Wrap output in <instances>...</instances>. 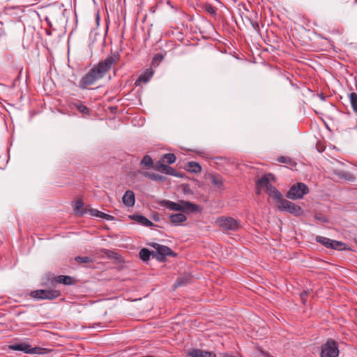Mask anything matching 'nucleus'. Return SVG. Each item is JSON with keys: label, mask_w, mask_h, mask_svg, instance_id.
I'll return each mask as SVG.
<instances>
[{"label": "nucleus", "mask_w": 357, "mask_h": 357, "mask_svg": "<svg viewBox=\"0 0 357 357\" xmlns=\"http://www.w3.org/2000/svg\"><path fill=\"white\" fill-rule=\"evenodd\" d=\"M321 98H322L323 100H324V97L323 96V94L321 95Z\"/></svg>", "instance_id": "ea45409f"}, {"label": "nucleus", "mask_w": 357, "mask_h": 357, "mask_svg": "<svg viewBox=\"0 0 357 357\" xmlns=\"http://www.w3.org/2000/svg\"><path fill=\"white\" fill-rule=\"evenodd\" d=\"M187 169L190 172L199 173L202 171V167L197 162L191 161L188 162Z\"/></svg>", "instance_id": "4be33fe9"}, {"label": "nucleus", "mask_w": 357, "mask_h": 357, "mask_svg": "<svg viewBox=\"0 0 357 357\" xmlns=\"http://www.w3.org/2000/svg\"><path fill=\"white\" fill-rule=\"evenodd\" d=\"M335 174L340 178H342V179H344L348 181H354L355 180V176L352 174L347 172L340 170V171H337L335 172Z\"/></svg>", "instance_id": "412c9836"}, {"label": "nucleus", "mask_w": 357, "mask_h": 357, "mask_svg": "<svg viewBox=\"0 0 357 357\" xmlns=\"http://www.w3.org/2000/svg\"><path fill=\"white\" fill-rule=\"evenodd\" d=\"M275 205L279 211L288 212L295 216H300L303 213L301 206L285 199H282L279 203H275Z\"/></svg>", "instance_id": "39448f33"}, {"label": "nucleus", "mask_w": 357, "mask_h": 357, "mask_svg": "<svg viewBox=\"0 0 357 357\" xmlns=\"http://www.w3.org/2000/svg\"><path fill=\"white\" fill-rule=\"evenodd\" d=\"M74 106L82 114L89 115L90 114V109L81 103H75Z\"/></svg>", "instance_id": "c85d7f7f"}, {"label": "nucleus", "mask_w": 357, "mask_h": 357, "mask_svg": "<svg viewBox=\"0 0 357 357\" xmlns=\"http://www.w3.org/2000/svg\"><path fill=\"white\" fill-rule=\"evenodd\" d=\"M338 355V346L335 340L329 339L321 346V357H337Z\"/></svg>", "instance_id": "6e6552de"}, {"label": "nucleus", "mask_w": 357, "mask_h": 357, "mask_svg": "<svg viewBox=\"0 0 357 357\" xmlns=\"http://www.w3.org/2000/svg\"><path fill=\"white\" fill-rule=\"evenodd\" d=\"M153 251L151 252L147 248H142L139 251V257L143 261H148L150 259L151 255H152Z\"/></svg>", "instance_id": "b1692460"}, {"label": "nucleus", "mask_w": 357, "mask_h": 357, "mask_svg": "<svg viewBox=\"0 0 357 357\" xmlns=\"http://www.w3.org/2000/svg\"><path fill=\"white\" fill-rule=\"evenodd\" d=\"M269 175H264L257 182V187L258 188L257 193L259 194L261 188H265L266 193L275 200L276 203H279L282 200V195L281 192L273 185L270 183Z\"/></svg>", "instance_id": "f03ea898"}, {"label": "nucleus", "mask_w": 357, "mask_h": 357, "mask_svg": "<svg viewBox=\"0 0 357 357\" xmlns=\"http://www.w3.org/2000/svg\"><path fill=\"white\" fill-rule=\"evenodd\" d=\"M140 164H141V165H143L144 167H145L146 169H149L151 167H153V168L154 167L153 160L151 158V156L149 155H146L143 157V158L142 159V160L140 162Z\"/></svg>", "instance_id": "5701e85b"}, {"label": "nucleus", "mask_w": 357, "mask_h": 357, "mask_svg": "<svg viewBox=\"0 0 357 357\" xmlns=\"http://www.w3.org/2000/svg\"><path fill=\"white\" fill-rule=\"evenodd\" d=\"M215 224L223 231H236L240 228V222L231 217H219Z\"/></svg>", "instance_id": "20e7f679"}, {"label": "nucleus", "mask_w": 357, "mask_h": 357, "mask_svg": "<svg viewBox=\"0 0 357 357\" xmlns=\"http://www.w3.org/2000/svg\"><path fill=\"white\" fill-rule=\"evenodd\" d=\"M56 282L66 285H71L74 284L75 280L68 275H59L55 278Z\"/></svg>", "instance_id": "aec40b11"}, {"label": "nucleus", "mask_w": 357, "mask_h": 357, "mask_svg": "<svg viewBox=\"0 0 357 357\" xmlns=\"http://www.w3.org/2000/svg\"><path fill=\"white\" fill-rule=\"evenodd\" d=\"M20 306H17L14 310L16 311V312L20 313L22 312V311L19 309Z\"/></svg>", "instance_id": "4c0bfd02"}, {"label": "nucleus", "mask_w": 357, "mask_h": 357, "mask_svg": "<svg viewBox=\"0 0 357 357\" xmlns=\"http://www.w3.org/2000/svg\"><path fill=\"white\" fill-rule=\"evenodd\" d=\"M278 161L281 163H285V164L289 165L292 167H295L296 165V162L294 160H292L291 158L287 157V156L279 157L278 158Z\"/></svg>", "instance_id": "cd10ccee"}, {"label": "nucleus", "mask_w": 357, "mask_h": 357, "mask_svg": "<svg viewBox=\"0 0 357 357\" xmlns=\"http://www.w3.org/2000/svg\"><path fill=\"white\" fill-rule=\"evenodd\" d=\"M349 99L353 110L357 112V94L355 92L350 93Z\"/></svg>", "instance_id": "393cba45"}, {"label": "nucleus", "mask_w": 357, "mask_h": 357, "mask_svg": "<svg viewBox=\"0 0 357 357\" xmlns=\"http://www.w3.org/2000/svg\"><path fill=\"white\" fill-rule=\"evenodd\" d=\"M9 350L23 351L25 354H41L40 351L43 349L38 347H31V346L26 342H20L11 344L8 346Z\"/></svg>", "instance_id": "0eeeda50"}, {"label": "nucleus", "mask_w": 357, "mask_h": 357, "mask_svg": "<svg viewBox=\"0 0 357 357\" xmlns=\"http://www.w3.org/2000/svg\"><path fill=\"white\" fill-rule=\"evenodd\" d=\"M170 222L174 225H179L187 220L186 216L183 213L172 214L169 216Z\"/></svg>", "instance_id": "f3484780"}, {"label": "nucleus", "mask_w": 357, "mask_h": 357, "mask_svg": "<svg viewBox=\"0 0 357 357\" xmlns=\"http://www.w3.org/2000/svg\"><path fill=\"white\" fill-rule=\"evenodd\" d=\"M149 245L155 250V251H153V253H152V256L159 261H165L166 257H176L177 255V254L172 251L168 246L157 243H151Z\"/></svg>", "instance_id": "7ed1b4c3"}, {"label": "nucleus", "mask_w": 357, "mask_h": 357, "mask_svg": "<svg viewBox=\"0 0 357 357\" xmlns=\"http://www.w3.org/2000/svg\"><path fill=\"white\" fill-rule=\"evenodd\" d=\"M309 192L308 187L303 183L293 185L287 192L286 197L291 199H301Z\"/></svg>", "instance_id": "423d86ee"}, {"label": "nucleus", "mask_w": 357, "mask_h": 357, "mask_svg": "<svg viewBox=\"0 0 357 357\" xmlns=\"http://www.w3.org/2000/svg\"><path fill=\"white\" fill-rule=\"evenodd\" d=\"M176 158L174 153H166L159 161H162V163L167 162L168 164H172L176 161Z\"/></svg>", "instance_id": "a878e982"}, {"label": "nucleus", "mask_w": 357, "mask_h": 357, "mask_svg": "<svg viewBox=\"0 0 357 357\" xmlns=\"http://www.w3.org/2000/svg\"><path fill=\"white\" fill-rule=\"evenodd\" d=\"M84 206V203L82 200L79 199V200H77L75 202V205H74V212L75 214L77 215H83L84 214V211L82 210V208Z\"/></svg>", "instance_id": "bb28decb"}, {"label": "nucleus", "mask_w": 357, "mask_h": 357, "mask_svg": "<svg viewBox=\"0 0 357 357\" xmlns=\"http://www.w3.org/2000/svg\"><path fill=\"white\" fill-rule=\"evenodd\" d=\"M119 54L115 52L94 65L87 73L80 79L79 87L84 90L89 86L94 84L97 81L103 78L112 69V66L119 62Z\"/></svg>", "instance_id": "f257e3e1"}, {"label": "nucleus", "mask_w": 357, "mask_h": 357, "mask_svg": "<svg viewBox=\"0 0 357 357\" xmlns=\"http://www.w3.org/2000/svg\"><path fill=\"white\" fill-rule=\"evenodd\" d=\"M310 292L308 291H303L300 294V298L303 305H305L307 301V298L309 295Z\"/></svg>", "instance_id": "473e14b6"}, {"label": "nucleus", "mask_w": 357, "mask_h": 357, "mask_svg": "<svg viewBox=\"0 0 357 357\" xmlns=\"http://www.w3.org/2000/svg\"><path fill=\"white\" fill-rule=\"evenodd\" d=\"M163 59V56L161 54H156L152 60V65L153 66H158L159 63L162 61Z\"/></svg>", "instance_id": "c756f323"}, {"label": "nucleus", "mask_w": 357, "mask_h": 357, "mask_svg": "<svg viewBox=\"0 0 357 357\" xmlns=\"http://www.w3.org/2000/svg\"><path fill=\"white\" fill-rule=\"evenodd\" d=\"M153 219L155 220V221H158L159 220V215L158 214H155L153 215Z\"/></svg>", "instance_id": "e433bc0d"}, {"label": "nucleus", "mask_w": 357, "mask_h": 357, "mask_svg": "<svg viewBox=\"0 0 357 357\" xmlns=\"http://www.w3.org/2000/svg\"><path fill=\"white\" fill-rule=\"evenodd\" d=\"M142 174L144 176L147 177L154 181L164 182L166 180V178L165 176H163L160 174H155V173H151V172H142Z\"/></svg>", "instance_id": "a211bd4d"}, {"label": "nucleus", "mask_w": 357, "mask_h": 357, "mask_svg": "<svg viewBox=\"0 0 357 357\" xmlns=\"http://www.w3.org/2000/svg\"><path fill=\"white\" fill-rule=\"evenodd\" d=\"M206 10H207L209 13H211V14H214V13H215V9H214V8H213L212 6H209L206 8Z\"/></svg>", "instance_id": "c9c22d12"}, {"label": "nucleus", "mask_w": 357, "mask_h": 357, "mask_svg": "<svg viewBox=\"0 0 357 357\" xmlns=\"http://www.w3.org/2000/svg\"><path fill=\"white\" fill-rule=\"evenodd\" d=\"M160 205L169 208L171 211L181 212V200L178 201V202H174L169 200H163L161 202Z\"/></svg>", "instance_id": "4468645a"}, {"label": "nucleus", "mask_w": 357, "mask_h": 357, "mask_svg": "<svg viewBox=\"0 0 357 357\" xmlns=\"http://www.w3.org/2000/svg\"><path fill=\"white\" fill-rule=\"evenodd\" d=\"M144 77L140 76V77H139V79H138V81L141 82V81H142V80H144Z\"/></svg>", "instance_id": "58836bf2"}, {"label": "nucleus", "mask_w": 357, "mask_h": 357, "mask_svg": "<svg viewBox=\"0 0 357 357\" xmlns=\"http://www.w3.org/2000/svg\"><path fill=\"white\" fill-rule=\"evenodd\" d=\"M89 213L93 216L101 218L107 220H113L114 219L112 215L99 211L95 208L90 209Z\"/></svg>", "instance_id": "6ab92c4d"}, {"label": "nucleus", "mask_w": 357, "mask_h": 357, "mask_svg": "<svg viewBox=\"0 0 357 357\" xmlns=\"http://www.w3.org/2000/svg\"><path fill=\"white\" fill-rule=\"evenodd\" d=\"M122 200L123 204L127 206H132L135 202L134 192L131 190L126 191Z\"/></svg>", "instance_id": "dca6fc26"}, {"label": "nucleus", "mask_w": 357, "mask_h": 357, "mask_svg": "<svg viewBox=\"0 0 357 357\" xmlns=\"http://www.w3.org/2000/svg\"><path fill=\"white\" fill-rule=\"evenodd\" d=\"M251 24H252V28L257 31V32H259L260 31V29H259V24L257 22H251Z\"/></svg>", "instance_id": "f704fd0d"}, {"label": "nucleus", "mask_w": 357, "mask_h": 357, "mask_svg": "<svg viewBox=\"0 0 357 357\" xmlns=\"http://www.w3.org/2000/svg\"><path fill=\"white\" fill-rule=\"evenodd\" d=\"M75 261L78 263L85 264V263H89L92 260L89 257H79L77 256L75 258Z\"/></svg>", "instance_id": "7c9ffc66"}, {"label": "nucleus", "mask_w": 357, "mask_h": 357, "mask_svg": "<svg viewBox=\"0 0 357 357\" xmlns=\"http://www.w3.org/2000/svg\"><path fill=\"white\" fill-rule=\"evenodd\" d=\"M153 169L156 171L163 172L168 175L175 176H178V174L176 173V171L174 168L165 165V163H162V161H158V163L154 166Z\"/></svg>", "instance_id": "9b49d317"}, {"label": "nucleus", "mask_w": 357, "mask_h": 357, "mask_svg": "<svg viewBox=\"0 0 357 357\" xmlns=\"http://www.w3.org/2000/svg\"><path fill=\"white\" fill-rule=\"evenodd\" d=\"M185 284L183 279H178L176 282L174 283V288H177L180 286H182Z\"/></svg>", "instance_id": "72a5a7b5"}, {"label": "nucleus", "mask_w": 357, "mask_h": 357, "mask_svg": "<svg viewBox=\"0 0 357 357\" xmlns=\"http://www.w3.org/2000/svg\"><path fill=\"white\" fill-rule=\"evenodd\" d=\"M30 296L36 299H50L52 300L60 296V292L56 290H43L38 289L31 291L29 294Z\"/></svg>", "instance_id": "9d476101"}, {"label": "nucleus", "mask_w": 357, "mask_h": 357, "mask_svg": "<svg viewBox=\"0 0 357 357\" xmlns=\"http://www.w3.org/2000/svg\"><path fill=\"white\" fill-rule=\"evenodd\" d=\"M188 357H216L213 351H204L199 349H192L188 353Z\"/></svg>", "instance_id": "ddd939ff"}, {"label": "nucleus", "mask_w": 357, "mask_h": 357, "mask_svg": "<svg viewBox=\"0 0 357 357\" xmlns=\"http://www.w3.org/2000/svg\"><path fill=\"white\" fill-rule=\"evenodd\" d=\"M211 181H212V183L214 185L218 186V188L222 187L223 185L222 180L219 177L213 176Z\"/></svg>", "instance_id": "2f4dec72"}, {"label": "nucleus", "mask_w": 357, "mask_h": 357, "mask_svg": "<svg viewBox=\"0 0 357 357\" xmlns=\"http://www.w3.org/2000/svg\"><path fill=\"white\" fill-rule=\"evenodd\" d=\"M181 212L183 213L200 212L202 211V208L199 205L190 202L181 200Z\"/></svg>", "instance_id": "f8f14e48"}, {"label": "nucleus", "mask_w": 357, "mask_h": 357, "mask_svg": "<svg viewBox=\"0 0 357 357\" xmlns=\"http://www.w3.org/2000/svg\"><path fill=\"white\" fill-rule=\"evenodd\" d=\"M130 218L132 220L136 221L137 223L146 227H151L153 225L152 222H151L146 217L141 215L135 214L132 215H130Z\"/></svg>", "instance_id": "2eb2a0df"}, {"label": "nucleus", "mask_w": 357, "mask_h": 357, "mask_svg": "<svg viewBox=\"0 0 357 357\" xmlns=\"http://www.w3.org/2000/svg\"><path fill=\"white\" fill-rule=\"evenodd\" d=\"M317 242L322 244L327 248H331L337 250H346V245L338 241L332 240L328 238L317 236L315 238Z\"/></svg>", "instance_id": "1a4fd4ad"}]
</instances>
